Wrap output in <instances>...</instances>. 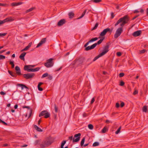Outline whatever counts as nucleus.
Masks as SVG:
<instances>
[{"instance_id":"nucleus-50","label":"nucleus","mask_w":148,"mask_h":148,"mask_svg":"<svg viewBox=\"0 0 148 148\" xmlns=\"http://www.w3.org/2000/svg\"><path fill=\"white\" fill-rule=\"evenodd\" d=\"M7 34V33H6L3 34L0 33V36L2 37L3 36H5Z\"/></svg>"},{"instance_id":"nucleus-33","label":"nucleus","mask_w":148,"mask_h":148,"mask_svg":"<svg viewBox=\"0 0 148 148\" xmlns=\"http://www.w3.org/2000/svg\"><path fill=\"white\" fill-rule=\"evenodd\" d=\"M9 63L11 65V67L12 68H14V62L13 61H12L11 60H10L9 61Z\"/></svg>"},{"instance_id":"nucleus-41","label":"nucleus","mask_w":148,"mask_h":148,"mask_svg":"<svg viewBox=\"0 0 148 148\" xmlns=\"http://www.w3.org/2000/svg\"><path fill=\"white\" fill-rule=\"evenodd\" d=\"M5 57L3 55H0V60L4 59H5Z\"/></svg>"},{"instance_id":"nucleus-9","label":"nucleus","mask_w":148,"mask_h":148,"mask_svg":"<svg viewBox=\"0 0 148 148\" xmlns=\"http://www.w3.org/2000/svg\"><path fill=\"white\" fill-rule=\"evenodd\" d=\"M113 29V28L111 29L110 28H108L104 29L100 34V36H104L108 32H110L111 33L112 32Z\"/></svg>"},{"instance_id":"nucleus-43","label":"nucleus","mask_w":148,"mask_h":148,"mask_svg":"<svg viewBox=\"0 0 148 148\" xmlns=\"http://www.w3.org/2000/svg\"><path fill=\"white\" fill-rule=\"evenodd\" d=\"M73 136H69L68 138V140H70V141H71L72 140L73 143Z\"/></svg>"},{"instance_id":"nucleus-25","label":"nucleus","mask_w":148,"mask_h":148,"mask_svg":"<svg viewBox=\"0 0 148 148\" xmlns=\"http://www.w3.org/2000/svg\"><path fill=\"white\" fill-rule=\"evenodd\" d=\"M23 108H28V109H30V113H29V117H30V116H31L32 113V109H30V107L29 106H23Z\"/></svg>"},{"instance_id":"nucleus-48","label":"nucleus","mask_w":148,"mask_h":148,"mask_svg":"<svg viewBox=\"0 0 148 148\" xmlns=\"http://www.w3.org/2000/svg\"><path fill=\"white\" fill-rule=\"evenodd\" d=\"M1 123L5 125H8L7 123L3 121H2L1 122Z\"/></svg>"},{"instance_id":"nucleus-34","label":"nucleus","mask_w":148,"mask_h":148,"mask_svg":"<svg viewBox=\"0 0 148 148\" xmlns=\"http://www.w3.org/2000/svg\"><path fill=\"white\" fill-rule=\"evenodd\" d=\"M99 25L98 23H97L95 24L94 27L91 29V30H93L97 29Z\"/></svg>"},{"instance_id":"nucleus-22","label":"nucleus","mask_w":148,"mask_h":148,"mask_svg":"<svg viewBox=\"0 0 148 148\" xmlns=\"http://www.w3.org/2000/svg\"><path fill=\"white\" fill-rule=\"evenodd\" d=\"M34 127L35 129L37 131L39 132H42V130L40 128L38 127L36 125H34Z\"/></svg>"},{"instance_id":"nucleus-21","label":"nucleus","mask_w":148,"mask_h":148,"mask_svg":"<svg viewBox=\"0 0 148 148\" xmlns=\"http://www.w3.org/2000/svg\"><path fill=\"white\" fill-rule=\"evenodd\" d=\"M43 83L42 82H40L39 83L38 85V90L40 91H42L43 90V88L40 87V86L43 84Z\"/></svg>"},{"instance_id":"nucleus-26","label":"nucleus","mask_w":148,"mask_h":148,"mask_svg":"<svg viewBox=\"0 0 148 148\" xmlns=\"http://www.w3.org/2000/svg\"><path fill=\"white\" fill-rule=\"evenodd\" d=\"M85 137H84L82 139V140L81 142L80 143V145L82 147H83V146L84 144L85 140Z\"/></svg>"},{"instance_id":"nucleus-63","label":"nucleus","mask_w":148,"mask_h":148,"mask_svg":"<svg viewBox=\"0 0 148 148\" xmlns=\"http://www.w3.org/2000/svg\"><path fill=\"white\" fill-rule=\"evenodd\" d=\"M139 11L138 10H134V13H138L139 12Z\"/></svg>"},{"instance_id":"nucleus-56","label":"nucleus","mask_w":148,"mask_h":148,"mask_svg":"<svg viewBox=\"0 0 148 148\" xmlns=\"http://www.w3.org/2000/svg\"><path fill=\"white\" fill-rule=\"evenodd\" d=\"M138 93V91L136 90H135L134 91V92L133 93V94L134 95L137 94Z\"/></svg>"},{"instance_id":"nucleus-12","label":"nucleus","mask_w":148,"mask_h":148,"mask_svg":"<svg viewBox=\"0 0 148 148\" xmlns=\"http://www.w3.org/2000/svg\"><path fill=\"white\" fill-rule=\"evenodd\" d=\"M81 135L80 133L75 134L73 137V143L78 142L80 140Z\"/></svg>"},{"instance_id":"nucleus-15","label":"nucleus","mask_w":148,"mask_h":148,"mask_svg":"<svg viewBox=\"0 0 148 148\" xmlns=\"http://www.w3.org/2000/svg\"><path fill=\"white\" fill-rule=\"evenodd\" d=\"M142 32L141 30H138L134 32L132 34V35L134 37H137L139 36L141 34Z\"/></svg>"},{"instance_id":"nucleus-28","label":"nucleus","mask_w":148,"mask_h":148,"mask_svg":"<svg viewBox=\"0 0 148 148\" xmlns=\"http://www.w3.org/2000/svg\"><path fill=\"white\" fill-rule=\"evenodd\" d=\"M32 45V42H30L29 44L28 45L26 46L25 49V50L26 51Z\"/></svg>"},{"instance_id":"nucleus-17","label":"nucleus","mask_w":148,"mask_h":148,"mask_svg":"<svg viewBox=\"0 0 148 148\" xmlns=\"http://www.w3.org/2000/svg\"><path fill=\"white\" fill-rule=\"evenodd\" d=\"M15 69L16 71V73L18 75H22L21 72V70L19 67L18 66H16L15 67Z\"/></svg>"},{"instance_id":"nucleus-51","label":"nucleus","mask_w":148,"mask_h":148,"mask_svg":"<svg viewBox=\"0 0 148 148\" xmlns=\"http://www.w3.org/2000/svg\"><path fill=\"white\" fill-rule=\"evenodd\" d=\"M115 106L117 108H119L120 106L119 103H116V104Z\"/></svg>"},{"instance_id":"nucleus-61","label":"nucleus","mask_w":148,"mask_h":148,"mask_svg":"<svg viewBox=\"0 0 148 148\" xmlns=\"http://www.w3.org/2000/svg\"><path fill=\"white\" fill-rule=\"evenodd\" d=\"M41 121V120L40 119L38 121V125H39L40 124Z\"/></svg>"},{"instance_id":"nucleus-24","label":"nucleus","mask_w":148,"mask_h":148,"mask_svg":"<svg viewBox=\"0 0 148 148\" xmlns=\"http://www.w3.org/2000/svg\"><path fill=\"white\" fill-rule=\"evenodd\" d=\"M8 72L9 73V74L12 77H16L17 75L14 73L12 72L10 70L8 71Z\"/></svg>"},{"instance_id":"nucleus-23","label":"nucleus","mask_w":148,"mask_h":148,"mask_svg":"<svg viewBox=\"0 0 148 148\" xmlns=\"http://www.w3.org/2000/svg\"><path fill=\"white\" fill-rule=\"evenodd\" d=\"M23 3L21 2H19L18 3H11V5L12 6H16L21 5Z\"/></svg>"},{"instance_id":"nucleus-38","label":"nucleus","mask_w":148,"mask_h":148,"mask_svg":"<svg viewBox=\"0 0 148 148\" xmlns=\"http://www.w3.org/2000/svg\"><path fill=\"white\" fill-rule=\"evenodd\" d=\"M34 9V8H33V7L31 8H30L28 10H27L26 11V13H27V12H30L32 11V10H33Z\"/></svg>"},{"instance_id":"nucleus-11","label":"nucleus","mask_w":148,"mask_h":148,"mask_svg":"<svg viewBox=\"0 0 148 148\" xmlns=\"http://www.w3.org/2000/svg\"><path fill=\"white\" fill-rule=\"evenodd\" d=\"M23 77L26 79H30L35 75L34 73L25 74L23 75Z\"/></svg>"},{"instance_id":"nucleus-35","label":"nucleus","mask_w":148,"mask_h":148,"mask_svg":"<svg viewBox=\"0 0 148 148\" xmlns=\"http://www.w3.org/2000/svg\"><path fill=\"white\" fill-rule=\"evenodd\" d=\"M54 106L55 112L57 113L58 112V108L56 106V104H54Z\"/></svg>"},{"instance_id":"nucleus-8","label":"nucleus","mask_w":148,"mask_h":148,"mask_svg":"<svg viewBox=\"0 0 148 148\" xmlns=\"http://www.w3.org/2000/svg\"><path fill=\"white\" fill-rule=\"evenodd\" d=\"M40 69V68L39 67H37L35 69H29L28 68V66H24V70L29 72L38 71Z\"/></svg>"},{"instance_id":"nucleus-14","label":"nucleus","mask_w":148,"mask_h":148,"mask_svg":"<svg viewBox=\"0 0 148 148\" xmlns=\"http://www.w3.org/2000/svg\"><path fill=\"white\" fill-rule=\"evenodd\" d=\"M46 38H44L42 39L39 43L37 45L36 48H38L41 46L42 44L45 43L46 41Z\"/></svg>"},{"instance_id":"nucleus-7","label":"nucleus","mask_w":148,"mask_h":148,"mask_svg":"<svg viewBox=\"0 0 148 148\" xmlns=\"http://www.w3.org/2000/svg\"><path fill=\"white\" fill-rule=\"evenodd\" d=\"M123 31V28L122 27L117 29L114 35V38H117L121 34Z\"/></svg>"},{"instance_id":"nucleus-44","label":"nucleus","mask_w":148,"mask_h":148,"mask_svg":"<svg viewBox=\"0 0 148 148\" xmlns=\"http://www.w3.org/2000/svg\"><path fill=\"white\" fill-rule=\"evenodd\" d=\"M52 78L53 77L51 75H48V76H47V78L49 80H51L52 79Z\"/></svg>"},{"instance_id":"nucleus-1","label":"nucleus","mask_w":148,"mask_h":148,"mask_svg":"<svg viewBox=\"0 0 148 148\" xmlns=\"http://www.w3.org/2000/svg\"><path fill=\"white\" fill-rule=\"evenodd\" d=\"M53 140L51 137H49L44 140L42 142L40 139L36 140L34 142L35 146L38 145L41 148H45L50 145L53 142Z\"/></svg>"},{"instance_id":"nucleus-55","label":"nucleus","mask_w":148,"mask_h":148,"mask_svg":"<svg viewBox=\"0 0 148 148\" xmlns=\"http://www.w3.org/2000/svg\"><path fill=\"white\" fill-rule=\"evenodd\" d=\"M114 14L113 12L111 13V18L112 19L114 18Z\"/></svg>"},{"instance_id":"nucleus-59","label":"nucleus","mask_w":148,"mask_h":148,"mask_svg":"<svg viewBox=\"0 0 148 148\" xmlns=\"http://www.w3.org/2000/svg\"><path fill=\"white\" fill-rule=\"evenodd\" d=\"M139 16V15L138 14V15H136V16H134V17L132 19V20H134V19H135V18H137V17H138Z\"/></svg>"},{"instance_id":"nucleus-64","label":"nucleus","mask_w":148,"mask_h":148,"mask_svg":"<svg viewBox=\"0 0 148 148\" xmlns=\"http://www.w3.org/2000/svg\"><path fill=\"white\" fill-rule=\"evenodd\" d=\"M18 106L17 104H16L14 106V108L15 109H16L18 108Z\"/></svg>"},{"instance_id":"nucleus-49","label":"nucleus","mask_w":148,"mask_h":148,"mask_svg":"<svg viewBox=\"0 0 148 148\" xmlns=\"http://www.w3.org/2000/svg\"><path fill=\"white\" fill-rule=\"evenodd\" d=\"M125 106V103L124 102H121V103L120 104V106L122 108L124 106Z\"/></svg>"},{"instance_id":"nucleus-2","label":"nucleus","mask_w":148,"mask_h":148,"mask_svg":"<svg viewBox=\"0 0 148 148\" xmlns=\"http://www.w3.org/2000/svg\"><path fill=\"white\" fill-rule=\"evenodd\" d=\"M129 20V17L127 15L124 16L123 17L120 18L115 24V26L118 25L120 23V26L123 28L125 24L127 23Z\"/></svg>"},{"instance_id":"nucleus-13","label":"nucleus","mask_w":148,"mask_h":148,"mask_svg":"<svg viewBox=\"0 0 148 148\" xmlns=\"http://www.w3.org/2000/svg\"><path fill=\"white\" fill-rule=\"evenodd\" d=\"M14 20V19L12 18L11 17L6 18L3 21L0 20V25L6 22H11L13 21Z\"/></svg>"},{"instance_id":"nucleus-45","label":"nucleus","mask_w":148,"mask_h":148,"mask_svg":"<svg viewBox=\"0 0 148 148\" xmlns=\"http://www.w3.org/2000/svg\"><path fill=\"white\" fill-rule=\"evenodd\" d=\"M146 50L145 49L140 51V53L141 54L144 53L146 52Z\"/></svg>"},{"instance_id":"nucleus-36","label":"nucleus","mask_w":148,"mask_h":148,"mask_svg":"<svg viewBox=\"0 0 148 148\" xmlns=\"http://www.w3.org/2000/svg\"><path fill=\"white\" fill-rule=\"evenodd\" d=\"M121 128V127H119L118 128L116 131L115 132V133L116 134H119L120 131V130Z\"/></svg>"},{"instance_id":"nucleus-37","label":"nucleus","mask_w":148,"mask_h":148,"mask_svg":"<svg viewBox=\"0 0 148 148\" xmlns=\"http://www.w3.org/2000/svg\"><path fill=\"white\" fill-rule=\"evenodd\" d=\"M99 145V142H96L94 143L93 145L92 146L94 147H95L96 146H98Z\"/></svg>"},{"instance_id":"nucleus-29","label":"nucleus","mask_w":148,"mask_h":148,"mask_svg":"<svg viewBox=\"0 0 148 148\" xmlns=\"http://www.w3.org/2000/svg\"><path fill=\"white\" fill-rule=\"evenodd\" d=\"M102 56L101 55L100 53L98 55L95 57L94 58V59L93 60V61H95L97 59H98L99 58V57H100Z\"/></svg>"},{"instance_id":"nucleus-39","label":"nucleus","mask_w":148,"mask_h":148,"mask_svg":"<svg viewBox=\"0 0 148 148\" xmlns=\"http://www.w3.org/2000/svg\"><path fill=\"white\" fill-rule=\"evenodd\" d=\"M88 127L89 129L90 130H92L93 128V126L91 124H89L88 125Z\"/></svg>"},{"instance_id":"nucleus-47","label":"nucleus","mask_w":148,"mask_h":148,"mask_svg":"<svg viewBox=\"0 0 148 148\" xmlns=\"http://www.w3.org/2000/svg\"><path fill=\"white\" fill-rule=\"evenodd\" d=\"M122 55L121 53L120 52H118L116 53V55L118 56H120Z\"/></svg>"},{"instance_id":"nucleus-10","label":"nucleus","mask_w":148,"mask_h":148,"mask_svg":"<svg viewBox=\"0 0 148 148\" xmlns=\"http://www.w3.org/2000/svg\"><path fill=\"white\" fill-rule=\"evenodd\" d=\"M109 47V44L108 43H107L104 47L102 52L100 53L102 56L105 55L108 51Z\"/></svg>"},{"instance_id":"nucleus-52","label":"nucleus","mask_w":148,"mask_h":148,"mask_svg":"<svg viewBox=\"0 0 148 148\" xmlns=\"http://www.w3.org/2000/svg\"><path fill=\"white\" fill-rule=\"evenodd\" d=\"M90 42H89V41L88 42H86L85 44V45H84V47H87V46L89 44V43Z\"/></svg>"},{"instance_id":"nucleus-19","label":"nucleus","mask_w":148,"mask_h":148,"mask_svg":"<svg viewBox=\"0 0 148 148\" xmlns=\"http://www.w3.org/2000/svg\"><path fill=\"white\" fill-rule=\"evenodd\" d=\"M17 86L19 87H21L22 90L24 88L29 89V88L28 87H27L25 85L23 84H17Z\"/></svg>"},{"instance_id":"nucleus-16","label":"nucleus","mask_w":148,"mask_h":148,"mask_svg":"<svg viewBox=\"0 0 148 148\" xmlns=\"http://www.w3.org/2000/svg\"><path fill=\"white\" fill-rule=\"evenodd\" d=\"M66 22V21L65 19H62L58 22L57 24V25L59 26H61L65 24Z\"/></svg>"},{"instance_id":"nucleus-4","label":"nucleus","mask_w":148,"mask_h":148,"mask_svg":"<svg viewBox=\"0 0 148 148\" xmlns=\"http://www.w3.org/2000/svg\"><path fill=\"white\" fill-rule=\"evenodd\" d=\"M84 59L82 57H79L76 58L72 63V65H76L77 66L82 64L83 62Z\"/></svg>"},{"instance_id":"nucleus-60","label":"nucleus","mask_w":148,"mask_h":148,"mask_svg":"<svg viewBox=\"0 0 148 148\" xmlns=\"http://www.w3.org/2000/svg\"><path fill=\"white\" fill-rule=\"evenodd\" d=\"M83 116L84 117H86L87 116V114L85 113H84L83 114Z\"/></svg>"},{"instance_id":"nucleus-3","label":"nucleus","mask_w":148,"mask_h":148,"mask_svg":"<svg viewBox=\"0 0 148 148\" xmlns=\"http://www.w3.org/2000/svg\"><path fill=\"white\" fill-rule=\"evenodd\" d=\"M105 38V37H102L99 40L97 43L94 44L90 46H88L85 47L84 50L88 51L94 49L97 45L101 44Z\"/></svg>"},{"instance_id":"nucleus-42","label":"nucleus","mask_w":148,"mask_h":148,"mask_svg":"<svg viewBox=\"0 0 148 148\" xmlns=\"http://www.w3.org/2000/svg\"><path fill=\"white\" fill-rule=\"evenodd\" d=\"M125 83L123 81H121L120 82L119 85L121 86H123L124 85Z\"/></svg>"},{"instance_id":"nucleus-5","label":"nucleus","mask_w":148,"mask_h":148,"mask_svg":"<svg viewBox=\"0 0 148 148\" xmlns=\"http://www.w3.org/2000/svg\"><path fill=\"white\" fill-rule=\"evenodd\" d=\"M53 59L51 58L46 61V62L44 64V65L47 68L52 67L54 64V62L53 61Z\"/></svg>"},{"instance_id":"nucleus-53","label":"nucleus","mask_w":148,"mask_h":148,"mask_svg":"<svg viewBox=\"0 0 148 148\" xmlns=\"http://www.w3.org/2000/svg\"><path fill=\"white\" fill-rule=\"evenodd\" d=\"M95 101V98H94V97H93L92 99V100H91V102H90V103L91 104H92L93 103V102H94Z\"/></svg>"},{"instance_id":"nucleus-62","label":"nucleus","mask_w":148,"mask_h":148,"mask_svg":"<svg viewBox=\"0 0 148 148\" xmlns=\"http://www.w3.org/2000/svg\"><path fill=\"white\" fill-rule=\"evenodd\" d=\"M6 51V50H2L1 51H0V54H1L3 53L5 51Z\"/></svg>"},{"instance_id":"nucleus-27","label":"nucleus","mask_w":148,"mask_h":148,"mask_svg":"<svg viewBox=\"0 0 148 148\" xmlns=\"http://www.w3.org/2000/svg\"><path fill=\"white\" fill-rule=\"evenodd\" d=\"M107 127L106 126L104 127L101 131V132L103 133H105L107 130Z\"/></svg>"},{"instance_id":"nucleus-46","label":"nucleus","mask_w":148,"mask_h":148,"mask_svg":"<svg viewBox=\"0 0 148 148\" xmlns=\"http://www.w3.org/2000/svg\"><path fill=\"white\" fill-rule=\"evenodd\" d=\"M124 75V74L123 73H121L119 74V77H123Z\"/></svg>"},{"instance_id":"nucleus-54","label":"nucleus","mask_w":148,"mask_h":148,"mask_svg":"<svg viewBox=\"0 0 148 148\" xmlns=\"http://www.w3.org/2000/svg\"><path fill=\"white\" fill-rule=\"evenodd\" d=\"M25 66H28V68H29L32 67V68H34L35 67V65H25Z\"/></svg>"},{"instance_id":"nucleus-18","label":"nucleus","mask_w":148,"mask_h":148,"mask_svg":"<svg viewBox=\"0 0 148 148\" xmlns=\"http://www.w3.org/2000/svg\"><path fill=\"white\" fill-rule=\"evenodd\" d=\"M26 54V53L25 52H24L22 53L19 56V58L21 59V60H23V61L24 60V57L25 56Z\"/></svg>"},{"instance_id":"nucleus-31","label":"nucleus","mask_w":148,"mask_h":148,"mask_svg":"<svg viewBox=\"0 0 148 148\" xmlns=\"http://www.w3.org/2000/svg\"><path fill=\"white\" fill-rule=\"evenodd\" d=\"M143 112H146L148 111L147 107V106H143Z\"/></svg>"},{"instance_id":"nucleus-40","label":"nucleus","mask_w":148,"mask_h":148,"mask_svg":"<svg viewBox=\"0 0 148 148\" xmlns=\"http://www.w3.org/2000/svg\"><path fill=\"white\" fill-rule=\"evenodd\" d=\"M48 75L49 74L47 73H45L42 75L41 78H42L47 77L48 76Z\"/></svg>"},{"instance_id":"nucleus-57","label":"nucleus","mask_w":148,"mask_h":148,"mask_svg":"<svg viewBox=\"0 0 148 148\" xmlns=\"http://www.w3.org/2000/svg\"><path fill=\"white\" fill-rule=\"evenodd\" d=\"M0 93L1 95H4L6 94L5 92H4L3 91H2Z\"/></svg>"},{"instance_id":"nucleus-20","label":"nucleus","mask_w":148,"mask_h":148,"mask_svg":"<svg viewBox=\"0 0 148 148\" xmlns=\"http://www.w3.org/2000/svg\"><path fill=\"white\" fill-rule=\"evenodd\" d=\"M74 13L72 12H69L68 13L69 18L70 19H71L73 18L74 16Z\"/></svg>"},{"instance_id":"nucleus-32","label":"nucleus","mask_w":148,"mask_h":148,"mask_svg":"<svg viewBox=\"0 0 148 148\" xmlns=\"http://www.w3.org/2000/svg\"><path fill=\"white\" fill-rule=\"evenodd\" d=\"M98 39V38L97 37L92 38L89 40V42H92L97 40Z\"/></svg>"},{"instance_id":"nucleus-6","label":"nucleus","mask_w":148,"mask_h":148,"mask_svg":"<svg viewBox=\"0 0 148 148\" xmlns=\"http://www.w3.org/2000/svg\"><path fill=\"white\" fill-rule=\"evenodd\" d=\"M50 114L47 110H44L40 112L39 114V116L41 117L44 115L45 118H47L50 117Z\"/></svg>"},{"instance_id":"nucleus-30","label":"nucleus","mask_w":148,"mask_h":148,"mask_svg":"<svg viewBox=\"0 0 148 148\" xmlns=\"http://www.w3.org/2000/svg\"><path fill=\"white\" fill-rule=\"evenodd\" d=\"M90 1L95 3H98L102 1V0H91Z\"/></svg>"},{"instance_id":"nucleus-58","label":"nucleus","mask_w":148,"mask_h":148,"mask_svg":"<svg viewBox=\"0 0 148 148\" xmlns=\"http://www.w3.org/2000/svg\"><path fill=\"white\" fill-rule=\"evenodd\" d=\"M6 5V4L0 3V6H5Z\"/></svg>"}]
</instances>
